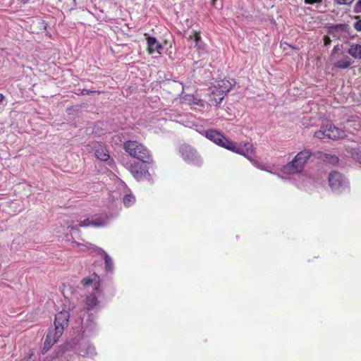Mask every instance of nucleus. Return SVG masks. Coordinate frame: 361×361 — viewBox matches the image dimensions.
I'll return each instance as SVG.
<instances>
[{"instance_id":"nucleus-1","label":"nucleus","mask_w":361,"mask_h":361,"mask_svg":"<svg viewBox=\"0 0 361 361\" xmlns=\"http://www.w3.org/2000/svg\"><path fill=\"white\" fill-rule=\"evenodd\" d=\"M205 136L216 145L245 157L250 156L254 152V147L252 143L246 142L238 146L235 142L228 140L216 130L209 129L206 130Z\"/></svg>"},{"instance_id":"nucleus-2","label":"nucleus","mask_w":361,"mask_h":361,"mask_svg":"<svg viewBox=\"0 0 361 361\" xmlns=\"http://www.w3.org/2000/svg\"><path fill=\"white\" fill-rule=\"evenodd\" d=\"M123 149L130 157L142 163L153 164V157L150 151L142 143L136 140H127L123 143Z\"/></svg>"},{"instance_id":"nucleus-3","label":"nucleus","mask_w":361,"mask_h":361,"mask_svg":"<svg viewBox=\"0 0 361 361\" xmlns=\"http://www.w3.org/2000/svg\"><path fill=\"white\" fill-rule=\"evenodd\" d=\"M312 152L308 149H304L298 153L293 159L281 168V171L286 175H295L301 173L307 164Z\"/></svg>"},{"instance_id":"nucleus-4","label":"nucleus","mask_w":361,"mask_h":361,"mask_svg":"<svg viewBox=\"0 0 361 361\" xmlns=\"http://www.w3.org/2000/svg\"><path fill=\"white\" fill-rule=\"evenodd\" d=\"M346 137L344 130L336 127L335 125L328 119H323L320 130L317 131V138H329L333 140L343 139Z\"/></svg>"},{"instance_id":"nucleus-5","label":"nucleus","mask_w":361,"mask_h":361,"mask_svg":"<svg viewBox=\"0 0 361 361\" xmlns=\"http://www.w3.org/2000/svg\"><path fill=\"white\" fill-rule=\"evenodd\" d=\"M182 158L188 163L200 166L202 164L200 156L190 145H183L180 149Z\"/></svg>"},{"instance_id":"nucleus-6","label":"nucleus","mask_w":361,"mask_h":361,"mask_svg":"<svg viewBox=\"0 0 361 361\" xmlns=\"http://www.w3.org/2000/svg\"><path fill=\"white\" fill-rule=\"evenodd\" d=\"M350 30L348 25L338 24L331 27L329 32L338 39L345 42L349 38Z\"/></svg>"},{"instance_id":"nucleus-7","label":"nucleus","mask_w":361,"mask_h":361,"mask_svg":"<svg viewBox=\"0 0 361 361\" xmlns=\"http://www.w3.org/2000/svg\"><path fill=\"white\" fill-rule=\"evenodd\" d=\"M70 314L67 311H61L55 315L54 326L57 329L56 334H63V329L68 326Z\"/></svg>"},{"instance_id":"nucleus-8","label":"nucleus","mask_w":361,"mask_h":361,"mask_svg":"<svg viewBox=\"0 0 361 361\" xmlns=\"http://www.w3.org/2000/svg\"><path fill=\"white\" fill-rule=\"evenodd\" d=\"M129 171L137 180L143 179L149 174L148 169L146 166H144L137 162L130 164L129 166Z\"/></svg>"},{"instance_id":"nucleus-9","label":"nucleus","mask_w":361,"mask_h":361,"mask_svg":"<svg viewBox=\"0 0 361 361\" xmlns=\"http://www.w3.org/2000/svg\"><path fill=\"white\" fill-rule=\"evenodd\" d=\"M57 329L55 328L53 330L49 331L45 338V341L44 343V347L42 349V353H44L58 341V339L61 337L62 334L59 335L56 334Z\"/></svg>"},{"instance_id":"nucleus-10","label":"nucleus","mask_w":361,"mask_h":361,"mask_svg":"<svg viewBox=\"0 0 361 361\" xmlns=\"http://www.w3.org/2000/svg\"><path fill=\"white\" fill-rule=\"evenodd\" d=\"M343 181V176L338 171H333L329 176V186L332 190L338 189Z\"/></svg>"},{"instance_id":"nucleus-11","label":"nucleus","mask_w":361,"mask_h":361,"mask_svg":"<svg viewBox=\"0 0 361 361\" xmlns=\"http://www.w3.org/2000/svg\"><path fill=\"white\" fill-rule=\"evenodd\" d=\"M147 51L149 54H152L154 53L160 54L163 49V46L157 41L154 37H147Z\"/></svg>"},{"instance_id":"nucleus-12","label":"nucleus","mask_w":361,"mask_h":361,"mask_svg":"<svg viewBox=\"0 0 361 361\" xmlns=\"http://www.w3.org/2000/svg\"><path fill=\"white\" fill-rule=\"evenodd\" d=\"M210 90L211 92L209 94V104L211 106H218L224 99L225 94L216 90L217 89L214 86H212Z\"/></svg>"},{"instance_id":"nucleus-13","label":"nucleus","mask_w":361,"mask_h":361,"mask_svg":"<svg viewBox=\"0 0 361 361\" xmlns=\"http://www.w3.org/2000/svg\"><path fill=\"white\" fill-rule=\"evenodd\" d=\"M94 155L97 157V159L104 161H107L109 159V154L104 145L97 142L94 145Z\"/></svg>"},{"instance_id":"nucleus-14","label":"nucleus","mask_w":361,"mask_h":361,"mask_svg":"<svg viewBox=\"0 0 361 361\" xmlns=\"http://www.w3.org/2000/svg\"><path fill=\"white\" fill-rule=\"evenodd\" d=\"M213 86L216 88V90L219 92H221L224 94H226L231 90L233 84L230 80L224 79L216 81Z\"/></svg>"},{"instance_id":"nucleus-15","label":"nucleus","mask_w":361,"mask_h":361,"mask_svg":"<svg viewBox=\"0 0 361 361\" xmlns=\"http://www.w3.org/2000/svg\"><path fill=\"white\" fill-rule=\"evenodd\" d=\"M183 102L194 108L204 107V102L195 97L193 94H185L183 98Z\"/></svg>"},{"instance_id":"nucleus-16","label":"nucleus","mask_w":361,"mask_h":361,"mask_svg":"<svg viewBox=\"0 0 361 361\" xmlns=\"http://www.w3.org/2000/svg\"><path fill=\"white\" fill-rule=\"evenodd\" d=\"M317 159L323 160L324 162L335 165L338 162V157L334 154L317 152Z\"/></svg>"},{"instance_id":"nucleus-17","label":"nucleus","mask_w":361,"mask_h":361,"mask_svg":"<svg viewBox=\"0 0 361 361\" xmlns=\"http://www.w3.org/2000/svg\"><path fill=\"white\" fill-rule=\"evenodd\" d=\"M98 305V300L96 295L90 294L87 295L85 300V310L87 311L92 310Z\"/></svg>"},{"instance_id":"nucleus-18","label":"nucleus","mask_w":361,"mask_h":361,"mask_svg":"<svg viewBox=\"0 0 361 361\" xmlns=\"http://www.w3.org/2000/svg\"><path fill=\"white\" fill-rule=\"evenodd\" d=\"M348 53L355 59H361V45L358 44H352Z\"/></svg>"},{"instance_id":"nucleus-19","label":"nucleus","mask_w":361,"mask_h":361,"mask_svg":"<svg viewBox=\"0 0 361 361\" xmlns=\"http://www.w3.org/2000/svg\"><path fill=\"white\" fill-rule=\"evenodd\" d=\"M352 63L351 59L348 56H346L344 59L338 61L334 66L336 68L344 69L348 68Z\"/></svg>"},{"instance_id":"nucleus-20","label":"nucleus","mask_w":361,"mask_h":361,"mask_svg":"<svg viewBox=\"0 0 361 361\" xmlns=\"http://www.w3.org/2000/svg\"><path fill=\"white\" fill-rule=\"evenodd\" d=\"M101 254L102 255L104 263H105V268L108 271H112L113 269V260L111 258V257L104 251L101 250Z\"/></svg>"},{"instance_id":"nucleus-21","label":"nucleus","mask_w":361,"mask_h":361,"mask_svg":"<svg viewBox=\"0 0 361 361\" xmlns=\"http://www.w3.org/2000/svg\"><path fill=\"white\" fill-rule=\"evenodd\" d=\"M123 201L125 206L129 207L134 204L135 198L133 195L128 194L124 196Z\"/></svg>"},{"instance_id":"nucleus-22","label":"nucleus","mask_w":361,"mask_h":361,"mask_svg":"<svg viewBox=\"0 0 361 361\" xmlns=\"http://www.w3.org/2000/svg\"><path fill=\"white\" fill-rule=\"evenodd\" d=\"M192 35H190L189 39H194L196 43V46H198L199 42L201 40V36L200 32L192 31Z\"/></svg>"},{"instance_id":"nucleus-23","label":"nucleus","mask_w":361,"mask_h":361,"mask_svg":"<svg viewBox=\"0 0 361 361\" xmlns=\"http://www.w3.org/2000/svg\"><path fill=\"white\" fill-rule=\"evenodd\" d=\"M97 276L95 275L94 279L92 278H84L81 281V283L83 286L87 287L93 283L94 281L97 279Z\"/></svg>"},{"instance_id":"nucleus-24","label":"nucleus","mask_w":361,"mask_h":361,"mask_svg":"<svg viewBox=\"0 0 361 361\" xmlns=\"http://www.w3.org/2000/svg\"><path fill=\"white\" fill-rule=\"evenodd\" d=\"M355 18L357 20L356 22L354 23L353 27L354 28L358 31L361 32V18L360 16H356Z\"/></svg>"},{"instance_id":"nucleus-25","label":"nucleus","mask_w":361,"mask_h":361,"mask_svg":"<svg viewBox=\"0 0 361 361\" xmlns=\"http://www.w3.org/2000/svg\"><path fill=\"white\" fill-rule=\"evenodd\" d=\"M335 3L340 5H350L354 0H334Z\"/></svg>"},{"instance_id":"nucleus-26","label":"nucleus","mask_w":361,"mask_h":361,"mask_svg":"<svg viewBox=\"0 0 361 361\" xmlns=\"http://www.w3.org/2000/svg\"><path fill=\"white\" fill-rule=\"evenodd\" d=\"M90 225L95 227H99L104 226V223L101 220H92L90 221Z\"/></svg>"},{"instance_id":"nucleus-27","label":"nucleus","mask_w":361,"mask_h":361,"mask_svg":"<svg viewBox=\"0 0 361 361\" xmlns=\"http://www.w3.org/2000/svg\"><path fill=\"white\" fill-rule=\"evenodd\" d=\"M89 226H90V220L88 218L84 221H80L78 225L79 227H85Z\"/></svg>"},{"instance_id":"nucleus-28","label":"nucleus","mask_w":361,"mask_h":361,"mask_svg":"<svg viewBox=\"0 0 361 361\" xmlns=\"http://www.w3.org/2000/svg\"><path fill=\"white\" fill-rule=\"evenodd\" d=\"M355 11L357 13L361 12V0H358L355 6Z\"/></svg>"},{"instance_id":"nucleus-29","label":"nucleus","mask_w":361,"mask_h":361,"mask_svg":"<svg viewBox=\"0 0 361 361\" xmlns=\"http://www.w3.org/2000/svg\"><path fill=\"white\" fill-rule=\"evenodd\" d=\"M331 42V40L329 38V37L324 36V44L325 46H327V45L330 44Z\"/></svg>"},{"instance_id":"nucleus-30","label":"nucleus","mask_w":361,"mask_h":361,"mask_svg":"<svg viewBox=\"0 0 361 361\" xmlns=\"http://www.w3.org/2000/svg\"><path fill=\"white\" fill-rule=\"evenodd\" d=\"M93 92H94V91H90V90H86V89H83L82 90V92H81V94L82 95H85V94H90L93 93Z\"/></svg>"},{"instance_id":"nucleus-31","label":"nucleus","mask_w":361,"mask_h":361,"mask_svg":"<svg viewBox=\"0 0 361 361\" xmlns=\"http://www.w3.org/2000/svg\"><path fill=\"white\" fill-rule=\"evenodd\" d=\"M305 4H312L316 3V0H305Z\"/></svg>"},{"instance_id":"nucleus-32","label":"nucleus","mask_w":361,"mask_h":361,"mask_svg":"<svg viewBox=\"0 0 361 361\" xmlns=\"http://www.w3.org/2000/svg\"><path fill=\"white\" fill-rule=\"evenodd\" d=\"M30 0H18V1L23 4H27Z\"/></svg>"},{"instance_id":"nucleus-33","label":"nucleus","mask_w":361,"mask_h":361,"mask_svg":"<svg viewBox=\"0 0 361 361\" xmlns=\"http://www.w3.org/2000/svg\"><path fill=\"white\" fill-rule=\"evenodd\" d=\"M4 96L3 95V94L0 93V104L4 101Z\"/></svg>"},{"instance_id":"nucleus-34","label":"nucleus","mask_w":361,"mask_h":361,"mask_svg":"<svg viewBox=\"0 0 361 361\" xmlns=\"http://www.w3.org/2000/svg\"><path fill=\"white\" fill-rule=\"evenodd\" d=\"M99 283H94V288L95 290H97V289L99 288Z\"/></svg>"},{"instance_id":"nucleus-35","label":"nucleus","mask_w":361,"mask_h":361,"mask_svg":"<svg viewBox=\"0 0 361 361\" xmlns=\"http://www.w3.org/2000/svg\"><path fill=\"white\" fill-rule=\"evenodd\" d=\"M216 1H217V0H212V4L213 5H214Z\"/></svg>"},{"instance_id":"nucleus-36","label":"nucleus","mask_w":361,"mask_h":361,"mask_svg":"<svg viewBox=\"0 0 361 361\" xmlns=\"http://www.w3.org/2000/svg\"><path fill=\"white\" fill-rule=\"evenodd\" d=\"M68 227V228H72V229H73V228H74V226H71V225H69Z\"/></svg>"},{"instance_id":"nucleus-37","label":"nucleus","mask_w":361,"mask_h":361,"mask_svg":"<svg viewBox=\"0 0 361 361\" xmlns=\"http://www.w3.org/2000/svg\"><path fill=\"white\" fill-rule=\"evenodd\" d=\"M322 0H317V4H319V3L322 2Z\"/></svg>"}]
</instances>
